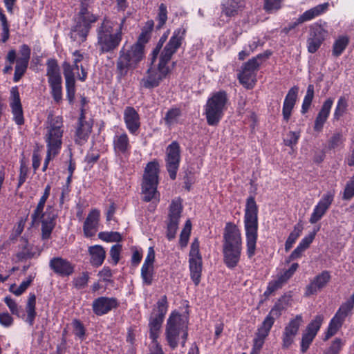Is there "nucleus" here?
I'll return each instance as SVG.
<instances>
[{
  "mask_svg": "<svg viewBox=\"0 0 354 354\" xmlns=\"http://www.w3.org/2000/svg\"><path fill=\"white\" fill-rule=\"evenodd\" d=\"M187 30L183 27L176 29L169 41L160 53L158 69L149 68L147 71V76L140 81L141 86L145 88H153L159 86L160 82L166 77L169 73L167 64L173 55L181 46L185 39Z\"/></svg>",
  "mask_w": 354,
  "mask_h": 354,
  "instance_id": "obj_1",
  "label": "nucleus"
},
{
  "mask_svg": "<svg viewBox=\"0 0 354 354\" xmlns=\"http://www.w3.org/2000/svg\"><path fill=\"white\" fill-rule=\"evenodd\" d=\"M126 18L122 19L118 27L114 29L115 23L104 19L96 29V47L100 55L114 53L118 48L122 39V28Z\"/></svg>",
  "mask_w": 354,
  "mask_h": 354,
  "instance_id": "obj_2",
  "label": "nucleus"
},
{
  "mask_svg": "<svg viewBox=\"0 0 354 354\" xmlns=\"http://www.w3.org/2000/svg\"><path fill=\"white\" fill-rule=\"evenodd\" d=\"M241 250V232L234 224L227 223L224 229L223 244V261L227 268H234L238 265Z\"/></svg>",
  "mask_w": 354,
  "mask_h": 354,
  "instance_id": "obj_3",
  "label": "nucleus"
},
{
  "mask_svg": "<svg viewBox=\"0 0 354 354\" xmlns=\"http://www.w3.org/2000/svg\"><path fill=\"white\" fill-rule=\"evenodd\" d=\"M244 226L246 235L247 254L249 258L255 254L258 237V207L254 196H249L246 201Z\"/></svg>",
  "mask_w": 354,
  "mask_h": 354,
  "instance_id": "obj_4",
  "label": "nucleus"
},
{
  "mask_svg": "<svg viewBox=\"0 0 354 354\" xmlns=\"http://www.w3.org/2000/svg\"><path fill=\"white\" fill-rule=\"evenodd\" d=\"M145 58V51L138 45H132L126 49L123 46L119 51L116 60V74L119 79L127 75L129 71H133Z\"/></svg>",
  "mask_w": 354,
  "mask_h": 354,
  "instance_id": "obj_5",
  "label": "nucleus"
},
{
  "mask_svg": "<svg viewBox=\"0 0 354 354\" xmlns=\"http://www.w3.org/2000/svg\"><path fill=\"white\" fill-rule=\"evenodd\" d=\"M165 334L171 348L177 347L180 336L183 339L182 346H184L188 335L187 317L178 313H172L167 319Z\"/></svg>",
  "mask_w": 354,
  "mask_h": 354,
  "instance_id": "obj_6",
  "label": "nucleus"
},
{
  "mask_svg": "<svg viewBox=\"0 0 354 354\" xmlns=\"http://www.w3.org/2000/svg\"><path fill=\"white\" fill-rule=\"evenodd\" d=\"M45 203V201L39 199L36 208L31 214L30 227H33L40 221L41 223V239L42 240H48L50 239L52 232L56 225L57 215L50 207H48L44 212Z\"/></svg>",
  "mask_w": 354,
  "mask_h": 354,
  "instance_id": "obj_7",
  "label": "nucleus"
},
{
  "mask_svg": "<svg viewBox=\"0 0 354 354\" xmlns=\"http://www.w3.org/2000/svg\"><path fill=\"white\" fill-rule=\"evenodd\" d=\"M228 101L227 93L219 91L212 94L205 106L207 122L210 126H216L222 119Z\"/></svg>",
  "mask_w": 354,
  "mask_h": 354,
  "instance_id": "obj_8",
  "label": "nucleus"
},
{
  "mask_svg": "<svg viewBox=\"0 0 354 354\" xmlns=\"http://www.w3.org/2000/svg\"><path fill=\"white\" fill-rule=\"evenodd\" d=\"M158 173L159 164L157 161H151L147 165L142 183V192L146 202L156 198Z\"/></svg>",
  "mask_w": 354,
  "mask_h": 354,
  "instance_id": "obj_9",
  "label": "nucleus"
},
{
  "mask_svg": "<svg viewBox=\"0 0 354 354\" xmlns=\"http://www.w3.org/2000/svg\"><path fill=\"white\" fill-rule=\"evenodd\" d=\"M46 76L50 88V93L57 104L62 101V77L57 62L49 59L46 62Z\"/></svg>",
  "mask_w": 354,
  "mask_h": 354,
  "instance_id": "obj_10",
  "label": "nucleus"
},
{
  "mask_svg": "<svg viewBox=\"0 0 354 354\" xmlns=\"http://www.w3.org/2000/svg\"><path fill=\"white\" fill-rule=\"evenodd\" d=\"M97 17L83 7L77 17L75 25L71 32V38L74 41L83 42L86 39L91 25L96 21Z\"/></svg>",
  "mask_w": 354,
  "mask_h": 354,
  "instance_id": "obj_11",
  "label": "nucleus"
},
{
  "mask_svg": "<svg viewBox=\"0 0 354 354\" xmlns=\"http://www.w3.org/2000/svg\"><path fill=\"white\" fill-rule=\"evenodd\" d=\"M264 57L259 54L257 57L249 59L241 67L238 74L240 83L247 88H252L256 82L257 71L261 64L260 61Z\"/></svg>",
  "mask_w": 354,
  "mask_h": 354,
  "instance_id": "obj_12",
  "label": "nucleus"
},
{
  "mask_svg": "<svg viewBox=\"0 0 354 354\" xmlns=\"http://www.w3.org/2000/svg\"><path fill=\"white\" fill-rule=\"evenodd\" d=\"M62 118L56 116L51 119L48 127V134L46 135L47 147L50 148V151H53L54 153H59L62 145Z\"/></svg>",
  "mask_w": 354,
  "mask_h": 354,
  "instance_id": "obj_13",
  "label": "nucleus"
},
{
  "mask_svg": "<svg viewBox=\"0 0 354 354\" xmlns=\"http://www.w3.org/2000/svg\"><path fill=\"white\" fill-rule=\"evenodd\" d=\"M189 270L191 278L196 286L201 281L202 272V257L199 250V241L195 239L192 243L189 251Z\"/></svg>",
  "mask_w": 354,
  "mask_h": 354,
  "instance_id": "obj_14",
  "label": "nucleus"
},
{
  "mask_svg": "<svg viewBox=\"0 0 354 354\" xmlns=\"http://www.w3.org/2000/svg\"><path fill=\"white\" fill-rule=\"evenodd\" d=\"M180 160V147L177 141H173L166 148V168L169 177L174 180L179 167Z\"/></svg>",
  "mask_w": 354,
  "mask_h": 354,
  "instance_id": "obj_15",
  "label": "nucleus"
},
{
  "mask_svg": "<svg viewBox=\"0 0 354 354\" xmlns=\"http://www.w3.org/2000/svg\"><path fill=\"white\" fill-rule=\"evenodd\" d=\"M181 212L182 205L178 201H172L169 206L167 221V238L169 241H171L176 237Z\"/></svg>",
  "mask_w": 354,
  "mask_h": 354,
  "instance_id": "obj_16",
  "label": "nucleus"
},
{
  "mask_svg": "<svg viewBox=\"0 0 354 354\" xmlns=\"http://www.w3.org/2000/svg\"><path fill=\"white\" fill-rule=\"evenodd\" d=\"M328 7L329 3L326 2L322 4H319L306 10L297 19L296 21L291 23L285 28H283L282 30V32L288 34L291 30L294 29L299 24H303L308 21H310L315 18L316 17H318L322 14L326 12L328 10Z\"/></svg>",
  "mask_w": 354,
  "mask_h": 354,
  "instance_id": "obj_17",
  "label": "nucleus"
},
{
  "mask_svg": "<svg viewBox=\"0 0 354 354\" xmlns=\"http://www.w3.org/2000/svg\"><path fill=\"white\" fill-rule=\"evenodd\" d=\"M324 317L322 315H317L315 318L307 326L304 332L301 342V351L304 353L308 349L317 332L319 331Z\"/></svg>",
  "mask_w": 354,
  "mask_h": 354,
  "instance_id": "obj_18",
  "label": "nucleus"
},
{
  "mask_svg": "<svg viewBox=\"0 0 354 354\" xmlns=\"http://www.w3.org/2000/svg\"><path fill=\"white\" fill-rule=\"evenodd\" d=\"M334 197L335 194L331 191L323 194L322 198L315 205L309 218V222L311 224H315L322 219L333 203Z\"/></svg>",
  "mask_w": 354,
  "mask_h": 354,
  "instance_id": "obj_19",
  "label": "nucleus"
},
{
  "mask_svg": "<svg viewBox=\"0 0 354 354\" xmlns=\"http://www.w3.org/2000/svg\"><path fill=\"white\" fill-rule=\"evenodd\" d=\"M302 322V316L297 315L294 319H290L286 326L282 334V347L283 348H289L293 343Z\"/></svg>",
  "mask_w": 354,
  "mask_h": 354,
  "instance_id": "obj_20",
  "label": "nucleus"
},
{
  "mask_svg": "<svg viewBox=\"0 0 354 354\" xmlns=\"http://www.w3.org/2000/svg\"><path fill=\"white\" fill-rule=\"evenodd\" d=\"M118 305L119 303L115 297H100L93 300L92 310L97 316H102L118 308Z\"/></svg>",
  "mask_w": 354,
  "mask_h": 354,
  "instance_id": "obj_21",
  "label": "nucleus"
},
{
  "mask_svg": "<svg viewBox=\"0 0 354 354\" xmlns=\"http://www.w3.org/2000/svg\"><path fill=\"white\" fill-rule=\"evenodd\" d=\"M10 107L13 120L17 125H22L24 123V111L21 102L20 95L17 86L12 87L10 91Z\"/></svg>",
  "mask_w": 354,
  "mask_h": 354,
  "instance_id": "obj_22",
  "label": "nucleus"
},
{
  "mask_svg": "<svg viewBox=\"0 0 354 354\" xmlns=\"http://www.w3.org/2000/svg\"><path fill=\"white\" fill-rule=\"evenodd\" d=\"M124 120L126 127L132 135H138L140 127V119L138 113L131 106H127L124 111Z\"/></svg>",
  "mask_w": 354,
  "mask_h": 354,
  "instance_id": "obj_23",
  "label": "nucleus"
},
{
  "mask_svg": "<svg viewBox=\"0 0 354 354\" xmlns=\"http://www.w3.org/2000/svg\"><path fill=\"white\" fill-rule=\"evenodd\" d=\"M49 267L53 272L62 277H68L74 272L73 265L66 259L53 257L49 261Z\"/></svg>",
  "mask_w": 354,
  "mask_h": 354,
  "instance_id": "obj_24",
  "label": "nucleus"
},
{
  "mask_svg": "<svg viewBox=\"0 0 354 354\" xmlns=\"http://www.w3.org/2000/svg\"><path fill=\"white\" fill-rule=\"evenodd\" d=\"M113 150L117 156L129 153L131 146L128 135L125 132L116 133L113 139Z\"/></svg>",
  "mask_w": 354,
  "mask_h": 354,
  "instance_id": "obj_25",
  "label": "nucleus"
},
{
  "mask_svg": "<svg viewBox=\"0 0 354 354\" xmlns=\"http://www.w3.org/2000/svg\"><path fill=\"white\" fill-rule=\"evenodd\" d=\"M330 279L329 272L323 271L317 275L314 279L307 286L306 289V296H310L316 294L318 291L324 288Z\"/></svg>",
  "mask_w": 354,
  "mask_h": 354,
  "instance_id": "obj_26",
  "label": "nucleus"
},
{
  "mask_svg": "<svg viewBox=\"0 0 354 354\" xmlns=\"http://www.w3.org/2000/svg\"><path fill=\"white\" fill-rule=\"evenodd\" d=\"M221 7L222 14L230 18L238 15L243 11L245 3L243 0H224Z\"/></svg>",
  "mask_w": 354,
  "mask_h": 354,
  "instance_id": "obj_27",
  "label": "nucleus"
},
{
  "mask_svg": "<svg viewBox=\"0 0 354 354\" xmlns=\"http://www.w3.org/2000/svg\"><path fill=\"white\" fill-rule=\"evenodd\" d=\"M80 118L78 119L77 127L76 130L77 141L80 143L86 141L92 129V123L85 119L84 109H82Z\"/></svg>",
  "mask_w": 354,
  "mask_h": 354,
  "instance_id": "obj_28",
  "label": "nucleus"
},
{
  "mask_svg": "<svg viewBox=\"0 0 354 354\" xmlns=\"http://www.w3.org/2000/svg\"><path fill=\"white\" fill-rule=\"evenodd\" d=\"M299 91V88L296 86L292 87L288 92L283 104L282 114L284 120L288 122L291 116Z\"/></svg>",
  "mask_w": 354,
  "mask_h": 354,
  "instance_id": "obj_29",
  "label": "nucleus"
},
{
  "mask_svg": "<svg viewBox=\"0 0 354 354\" xmlns=\"http://www.w3.org/2000/svg\"><path fill=\"white\" fill-rule=\"evenodd\" d=\"M100 218L99 210L92 209L88 214L83 226L84 234L86 237L93 236L97 232Z\"/></svg>",
  "mask_w": 354,
  "mask_h": 354,
  "instance_id": "obj_30",
  "label": "nucleus"
},
{
  "mask_svg": "<svg viewBox=\"0 0 354 354\" xmlns=\"http://www.w3.org/2000/svg\"><path fill=\"white\" fill-rule=\"evenodd\" d=\"M333 104V100L331 98H328L323 104L322 109L316 117L314 125V129L316 131H320L324 123L327 120L329 115L331 107Z\"/></svg>",
  "mask_w": 354,
  "mask_h": 354,
  "instance_id": "obj_31",
  "label": "nucleus"
},
{
  "mask_svg": "<svg viewBox=\"0 0 354 354\" xmlns=\"http://www.w3.org/2000/svg\"><path fill=\"white\" fill-rule=\"evenodd\" d=\"M25 310L26 317L24 318L25 322L32 326L34 324L35 319L37 316L36 312V296L34 293H30L27 303L26 304Z\"/></svg>",
  "mask_w": 354,
  "mask_h": 354,
  "instance_id": "obj_32",
  "label": "nucleus"
},
{
  "mask_svg": "<svg viewBox=\"0 0 354 354\" xmlns=\"http://www.w3.org/2000/svg\"><path fill=\"white\" fill-rule=\"evenodd\" d=\"M88 252L91 255V263L95 267L100 266L105 259L106 252L104 248L99 245H95L88 248Z\"/></svg>",
  "mask_w": 354,
  "mask_h": 354,
  "instance_id": "obj_33",
  "label": "nucleus"
},
{
  "mask_svg": "<svg viewBox=\"0 0 354 354\" xmlns=\"http://www.w3.org/2000/svg\"><path fill=\"white\" fill-rule=\"evenodd\" d=\"M163 320L151 315L149 319V337L152 339L153 344H158L157 339L159 337L160 328Z\"/></svg>",
  "mask_w": 354,
  "mask_h": 354,
  "instance_id": "obj_34",
  "label": "nucleus"
},
{
  "mask_svg": "<svg viewBox=\"0 0 354 354\" xmlns=\"http://www.w3.org/2000/svg\"><path fill=\"white\" fill-rule=\"evenodd\" d=\"M168 303L166 295H163L156 303V308L153 309L151 316L164 320L165 316L167 312Z\"/></svg>",
  "mask_w": 354,
  "mask_h": 354,
  "instance_id": "obj_35",
  "label": "nucleus"
},
{
  "mask_svg": "<svg viewBox=\"0 0 354 354\" xmlns=\"http://www.w3.org/2000/svg\"><path fill=\"white\" fill-rule=\"evenodd\" d=\"M25 245L22 247V250L17 253V257L19 261H22L26 259L37 257L40 255V251H34L33 246L29 245L27 241H24Z\"/></svg>",
  "mask_w": 354,
  "mask_h": 354,
  "instance_id": "obj_36",
  "label": "nucleus"
},
{
  "mask_svg": "<svg viewBox=\"0 0 354 354\" xmlns=\"http://www.w3.org/2000/svg\"><path fill=\"white\" fill-rule=\"evenodd\" d=\"M354 308V292L344 303H343L335 313L337 316L345 320V318L351 313Z\"/></svg>",
  "mask_w": 354,
  "mask_h": 354,
  "instance_id": "obj_37",
  "label": "nucleus"
},
{
  "mask_svg": "<svg viewBox=\"0 0 354 354\" xmlns=\"http://www.w3.org/2000/svg\"><path fill=\"white\" fill-rule=\"evenodd\" d=\"M64 76L65 78L66 88H75V80L72 66L65 62L63 64Z\"/></svg>",
  "mask_w": 354,
  "mask_h": 354,
  "instance_id": "obj_38",
  "label": "nucleus"
},
{
  "mask_svg": "<svg viewBox=\"0 0 354 354\" xmlns=\"http://www.w3.org/2000/svg\"><path fill=\"white\" fill-rule=\"evenodd\" d=\"M344 322V319H340L339 316L335 315V316L330 320L327 332L326 333L325 340L329 339L330 337L333 336L338 330L341 328Z\"/></svg>",
  "mask_w": 354,
  "mask_h": 354,
  "instance_id": "obj_39",
  "label": "nucleus"
},
{
  "mask_svg": "<svg viewBox=\"0 0 354 354\" xmlns=\"http://www.w3.org/2000/svg\"><path fill=\"white\" fill-rule=\"evenodd\" d=\"M348 100L344 96H341L337 103L334 113L333 120H339L347 111Z\"/></svg>",
  "mask_w": 354,
  "mask_h": 354,
  "instance_id": "obj_40",
  "label": "nucleus"
},
{
  "mask_svg": "<svg viewBox=\"0 0 354 354\" xmlns=\"http://www.w3.org/2000/svg\"><path fill=\"white\" fill-rule=\"evenodd\" d=\"M348 44V38L346 36L339 37L333 44V55L339 57L346 49Z\"/></svg>",
  "mask_w": 354,
  "mask_h": 354,
  "instance_id": "obj_41",
  "label": "nucleus"
},
{
  "mask_svg": "<svg viewBox=\"0 0 354 354\" xmlns=\"http://www.w3.org/2000/svg\"><path fill=\"white\" fill-rule=\"evenodd\" d=\"M181 115V111L178 108H171L165 114L164 120L166 125L171 127L176 124L178 121L179 118Z\"/></svg>",
  "mask_w": 354,
  "mask_h": 354,
  "instance_id": "obj_42",
  "label": "nucleus"
},
{
  "mask_svg": "<svg viewBox=\"0 0 354 354\" xmlns=\"http://www.w3.org/2000/svg\"><path fill=\"white\" fill-rule=\"evenodd\" d=\"M328 35V30L326 28V23L324 25L315 24L310 28L309 35L320 39L324 41Z\"/></svg>",
  "mask_w": 354,
  "mask_h": 354,
  "instance_id": "obj_43",
  "label": "nucleus"
},
{
  "mask_svg": "<svg viewBox=\"0 0 354 354\" xmlns=\"http://www.w3.org/2000/svg\"><path fill=\"white\" fill-rule=\"evenodd\" d=\"M303 227L301 225L297 224L294 227L293 231L289 234L285 243V250L286 252L289 251L292 247V245L300 236Z\"/></svg>",
  "mask_w": 354,
  "mask_h": 354,
  "instance_id": "obj_44",
  "label": "nucleus"
},
{
  "mask_svg": "<svg viewBox=\"0 0 354 354\" xmlns=\"http://www.w3.org/2000/svg\"><path fill=\"white\" fill-rule=\"evenodd\" d=\"M273 326L272 319L265 318L261 326L258 328L256 333V337L266 339L268 335L270 330Z\"/></svg>",
  "mask_w": 354,
  "mask_h": 354,
  "instance_id": "obj_45",
  "label": "nucleus"
},
{
  "mask_svg": "<svg viewBox=\"0 0 354 354\" xmlns=\"http://www.w3.org/2000/svg\"><path fill=\"white\" fill-rule=\"evenodd\" d=\"M313 97H314V86L313 84H309L307 88L306 93L304 98L303 104L301 106V113L304 114L308 111V109L311 105L312 101L313 100Z\"/></svg>",
  "mask_w": 354,
  "mask_h": 354,
  "instance_id": "obj_46",
  "label": "nucleus"
},
{
  "mask_svg": "<svg viewBox=\"0 0 354 354\" xmlns=\"http://www.w3.org/2000/svg\"><path fill=\"white\" fill-rule=\"evenodd\" d=\"M88 280H89L88 272H83L79 276H77L73 279V285L76 289L81 290L87 286Z\"/></svg>",
  "mask_w": 354,
  "mask_h": 354,
  "instance_id": "obj_47",
  "label": "nucleus"
},
{
  "mask_svg": "<svg viewBox=\"0 0 354 354\" xmlns=\"http://www.w3.org/2000/svg\"><path fill=\"white\" fill-rule=\"evenodd\" d=\"M192 230V223L190 220H187L185 223V227L183 229L180 234V239H179V243L181 247H185L187 245L189 235L191 233Z\"/></svg>",
  "mask_w": 354,
  "mask_h": 354,
  "instance_id": "obj_48",
  "label": "nucleus"
},
{
  "mask_svg": "<svg viewBox=\"0 0 354 354\" xmlns=\"http://www.w3.org/2000/svg\"><path fill=\"white\" fill-rule=\"evenodd\" d=\"M153 275V266H142L141 268V277L143 283L149 286L152 283Z\"/></svg>",
  "mask_w": 354,
  "mask_h": 354,
  "instance_id": "obj_49",
  "label": "nucleus"
},
{
  "mask_svg": "<svg viewBox=\"0 0 354 354\" xmlns=\"http://www.w3.org/2000/svg\"><path fill=\"white\" fill-rule=\"evenodd\" d=\"M98 237L106 242H119L122 240V236L118 232H102L99 233Z\"/></svg>",
  "mask_w": 354,
  "mask_h": 354,
  "instance_id": "obj_50",
  "label": "nucleus"
},
{
  "mask_svg": "<svg viewBox=\"0 0 354 354\" xmlns=\"http://www.w3.org/2000/svg\"><path fill=\"white\" fill-rule=\"evenodd\" d=\"M34 277L29 276L28 279L25 281H23L21 284L14 289V286H12L10 287V291L15 294L17 296L21 295L22 293H24L26 290L28 288V286L31 284Z\"/></svg>",
  "mask_w": 354,
  "mask_h": 354,
  "instance_id": "obj_51",
  "label": "nucleus"
},
{
  "mask_svg": "<svg viewBox=\"0 0 354 354\" xmlns=\"http://www.w3.org/2000/svg\"><path fill=\"white\" fill-rule=\"evenodd\" d=\"M168 35H169V31L165 32L162 37L160 38L156 48L153 49V50L152 51L151 54V64H153L154 63V62L156 61L158 55H159L160 53V51L164 44V43L166 41L167 39V37H168Z\"/></svg>",
  "mask_w": 354,
  "mask_h": 354,
  "instance_id": "obj_52",
  "label": "nucleus"
},
{
  "mask_svg": "<svg viewBox=\"0 0 354 354\" xmlns=\"http://www.w3.org/2000/svg\"><path fill=\"white\" fill-rule=\"evenodd\" d=\"M73 333L80 339L83 340L85 337L86 330L83 324L78 319H74L72 322Z\"/></svg>",
  "mask_w": 354,
  "mask_h": 354,
  "instance_id": "obj_53",
  "label": "nucleus"
},
{
  "mask_svg": "<svg viewBox=\"0 0 354 354\" xmlns=\"http://www.w3.org/2000/svg\"><path fill=\"white\" fill-rule=\"evenodd\" d=\"M158 24L157 28H161L167 20V6L164 3L159 6L158 14L157 17Z\"/></svg>",
  "mask_w": 354,
  "mask_h": 354,
  "instance_id": "obj_54",
  "label": "nucleus"
},
{
  "mask_svg": "<svg viewBox=\"0 0 354 354\" xmlns=\"http://www.w3.org/2000/svg\"><path fill=\"white\" fill-rule=\"evenodd\" d=\"M28 64L17 62L15 66L13 81L18 82L26 71Z\"/></svg>",
  "mask_w": 354,
  "mask_h": 354,
  "instance_id": "obj_55",
  "label": "nucleus"
},
{
  "mask_svg": "<svg viewBox=\"0 0 354 354\" xmlns=\"http://www.w3.org/2000/svg\"><path fill=\"white\" fill-rule=\"evenodd\" d=\"M284 306L281 304V300L279 299L277 303L275 304L274 307L271 309L269 314L266 316V318L272 319L273 324L274 323L275 319L279 317L281 315L282 310H284Z\"/></svg>",
  "mask_w": 354,
  "mask_h": 354,
  "instance_id": "obj_56",
  "label": "nucleus"
},
{
  "mask_svg": "<svg viewBox=\"0 0 354 354\" xmlns=\"http://www.w3.org/2000/svg\"><path fill=\"white\" fill-rule=\"evenodd\" d=\"M30 48L28 45H21L19 50L20 56L17 59V61L22 63L28 64L30 58Z\"/></svg>",
  "mask_w": 354,
  "mask_h": 354,
  "instance_id": "obj_57",
  "label": "nucleus"
},
{
  "mask_svg": "<svg viewBox=\"0 0 354 354\" xmlns=\"http://www.w3.org/2000/svg\"><path fill=\"white\" fill-rule=\"evenodd\" d=\"M344 138L341 132L334 133L328 141V147L330 149H335L342 145L344 142Z\"/></svg>",
  "mask_w": 354,
  "mask_h": 354,
  "instance_id": "obj_58",
  "label": "nucleus"
},
{
  "mask_svg": "<svg viewBox=\"0 0 354 354\" xmlns=\"http://www.w3.org/2000/svg\"><path fill=\"white\" fill-rule=\"evenodd\" d=\"M322 42L320 39L309 35L307 40L308 52L310 53H315L319 48Z\"/></svg>",
  "mask_w": 354,
  "mask_h": 354,
  "instance_id": "obj_59",
  "label": "nucleus"
},
{
  "mask_svg": "<svg viewBox=\"0 0 354 354\" xmlns=\"http://www.w3.org/2000/svg\"><path fill=\"white\" fill-rule=\"evenodd\" d=\"M299 265L297 263H294L291 265L288 270H285L282 274L279 276V279L285 283L297 270Z\"/></svg>",
  "mask_w": 354,
  "mask_h": 354,
  "instance_id": "obj_60",
  "label": "nucleus"
},
{
  "mask_svg": "<svg viewBox=\"0 0 354 354\" xmlns=\"http://www.w3.org/2000/svg\"><path fill=\"white\" fill-rule=\"evenodd\" d=\"M354 196V174L344 189L343 199L350 200Z\"/></svg>",
  "mask_w": 354,
  "mask_h": 354,
  "instance_id": "obj_61",
  "label": "nucleus"
},
{
  "mask_svg": "<svg viewBox=\"0 0 354 354\" xmlns=\"http://www.w3.org/2000/svg\"><path fill=\"white\" fill-rule=\"evenodd\" d=\"M299 136V133L290 131L283 140L284 144L286 146L292 147L297 143Z\"/></svg>",
  "mask_w": 354,
  "mask_h": 354,
  "instance_id": "obj_62",
  "label": "nucleus"
},
{
  "mask_svg": "<svg viewBox=\"0 0 354 354\" xmlns=\"http://www.w3.org/2000/svg\"><path fill=\"white\" fill-rule=\"evenodd\" d=\"M342 342L339 338H336L330 346L326 351L325 354H338L342 348Z\"/></svg>",
  "mask_w": 354,
  "mask_h": 354,
  "instance_id": "obj_63",
  "label": "nucleus"
},
{
  "mask_svg": "<svg viewBox=\"0 0 354 354\" xmlns=\"http://www.w3.org/2000/svg\"><path fill=\"white\" fill-rule=\"evenodd\" d=\"M282 0H266L264 8L268 12L277 10L281 8Z\"/></svg>",
  "mask_w": 354,
  "mask_h": 354,
  "instance_id": "obj_64",
  "label": "nucleus"
}]
</instances>
